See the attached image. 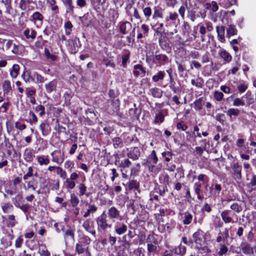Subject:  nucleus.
<instances>
[{"label": "nucleus", "mask_w": 256, "mask_h": 256, "mask_svg": "<svg viewBox=\"0 0 256 256\" xmlns=\"http://www.w3.org/2000/svg\"><path fill=\"white\" fill-rule=\"evenodd\" d=\"M26 183L28 189L31 188L34 190H36V183L35 179L32 178L30 180L27 182Z\"/></svg>", "instance_id": "4d7b16f0"}, {"label": "nucleus", "mask_w": 256, "mask_h": 256, "mask_svg": "<svg viewBox=\"0 0 256 256\" xmlns=\"http://www.w3.org/2000/svg\"><path fill=\"white\" fill-rule=\"evenodd\" d=\"M172 154L170 152H164L162 153V156L165 158V160L166 162H170L172 158Z\"/></svg>", "instance_id": "338daca9"}, {"label": "nucleus", "mask_w": 256, "mask_h": 256, "mask_svg": "<svg viewBox=\"0 0 256 256\" xmlns=\"http://www.w3.org/2000/svg\"><path fill=\"white\" fill-rule=\"evenodd\" d=\"M165 75L166 73L164 71H158L157 74L152 76V80L155 82L162 81L164 80Z\"/></svg>", "instance_id": "a211bd4d"}, {"label": "nucleus", "mask_w": 256, "mask_h": 256, "mask_svg": "<svg viewBox=\"0 0 256 256\" xmlns=\"http://www.w3.org/2000/svg\"><path fill=\"white\" fill-rule=\"evenodd\" d=\"M228 230L226 228L222 233H219L218 236L216 238V242H220L222 241L224 242L225 240L228 238Z\"/></svg>", "instance_id": "aec40b11"}, {"label": "nucleus", "mask_w": 256, "mask_h": 256, "mask_svg": "<svg viewBox=\"0 0 256 256\" xmlns=\"http://www.w3.org/2000/svg\"><path fill=\"white\" fill-rule=\"evenodd\" d=\"M40 128L42 135L44 136L48 135L50 130L49 124L46 122H44L40 125Z\"/></svg>", "instance_id": "4be33fe9"}, {"label": "nucleus", "mask_w": 256, "mask_h": 256, "mask_svg": "<svg viewBox=\"0 0 256 256\" xmlns=\"http://www.w3.org/2000/svg\"><path fill=\"white\" fill-rule=\"evenodd\" d=\"M142 12L144 16L147 20H148L152 14V8L149 6H146L143 8Z\"/></svg>", "instance_id": "8fccbe9b"}, {"label": "nucleus", "mask_w": 256, "mask_h": 256, "mask_svg": "<svg viewBox=\"0 0 256 256\" xmlns=\"http://www.w3.org/2000/svg\"><path fill=\"white\" fill-rule=\"evenodd\" d=\"M240 110L237 108H230L226 112L230 118L232 116H237L239 114Z\"/></svg>", "instance_id": "5fc2aeb1"}, {"label": "nucleus", "mask_w": 256, "mask_h": 256, "mask_svg": "<svg viewBox=\"0 0 256 256\" xmlns=\"http://www.w3.org/2000/svg\"><path fill=\"white\" fill-rule=\"evenodd\" d=\"M24 34L26 38L34 40L36 36V32L34 30L26 29L24 32Z\"/></svg>", "instance_id": "6ab92c4d"}, {"label": "nucleus", "mask_w": 256, "mask_h": 256, "mask_svg": "<svg viewBox=\"0 0 256 256\" xmlns=\"http://www.w3.org/2000/svg\"><path fill=\"white\" fill-rule=\"evenodd\" d=\"M22 76L26 82H29L31 80L32 81L33 74L31 76L30 72L28 70H24L23 72Z\"/></svg>", "instance_id": "58836bf2"}, {"label": "nucleus", "mask_w": 256, "mask_h": 256, "mask_svg": "<svg viewBox=\"0 0 256 256\" xmlns=\"http://www.w3.org/2000/svg\"><path fill=\"white\" fill-rule=\"evenodd\" d=\"M151 26H152V28H154V26H158L154 30H156V32L158 34L161 32V31L164 28V24L163 23H159L158 22L155 23L154 22L151 24Z\"/></svg>", "instance_id": "603ef678"}, {"label": "nucleus", "mask_w": 256, "mask_h": 256, "mask_svg": "<svg viewBox=\"0 0 256 256\" xmlns=\"http://www.w3.org/2000/svg\"><path fill=\"white\" fill-rule=\"evenodd\" d=\"M52 160L58 164H60L64 160V154L60 151H54L51 153Z\"/></svg>", "instance_id": "423d86ee"}, {"label": "nucleus", "mask_w": 256, "mask_h": 256, "mask_svg": "<svg viewBox=\"0 0 256 256\" xmlns=\"http://www.w3.org/2000/svg\"><path fill=\"white\" fill-rule=\"evenodd\" d=\"M32 0H20V8L22 10H26L28 4H30Z\"/></svg>", "instance_id": "6e6d98bb"}, {"label": "nucleus", "mask_w": 256, "mask_h": 256, "mask_svg": "<svg viewBox=\"0 0 256 256\" xmlns=\"http://www.w3.org/2000/svg\"><path fill=\"white\" fill-rule=\"evenodd\" d=\"M210 196L214 198L219 196L220 193L222 190V186L220 184H216L210 187Z\"/></svg>", "instance_id": "1a4fd4ad"}, {"label": "nucleus", "mask_w": 256, "mask_h": 256, "mask_svg": "<svg viewBox=\"0 0 256 256\" xmlns=\"http://www.w3.org/2000/svg\"><path fill=\"white\" fill-rule=\"evenodd\" d=\"M154 58L160 64H164V63L168 60V56L164 54H156Z\"/></svg>", "instance_id": "a878e982"}, {"label": "nucleus", "mask_w": 256, "mask_h": 256, "mask_svg": "<svg viewBox=\"0 0 256 256\" xmlns=\"http://www.w3.org/2000/svg\"><path fill=\"white\" fill-rule=\"evenodd\" d=\"M202 188V184L200 183L196 182L194 184V188L196 194L198 196V200H202L203 199L204 197L200 194V192Z\"/></svg>", "instance_id": "4c0bfd02"}, {"label": "nucleus", "mask_w": 256, "mask_h": 256, "mask_svg": "<svg viewBox=\"0 0 256 256\" xmlns=\"http://www.w3.org/2000/svg\"><path fill=\"white\" fill-rule=\"evenodd\" d=\"M252 96L250 92H247L240 98H236L233 100V105L236 106H244L245 105V100H246V104L250 105L252 103Z\"/></svg>", "instance_id": "7ed1b4c3"}, {"label": "nucleus", "mask_w": 256, "mask_h": 256, "mask_svg": "<svg viewBox=\"0 0 256 256\" xmlns=\"http://www.w3.org/2000/svg\"><path fill=\"white\" fill-rule=\"evenodd\" d=\"M44 54L48 59H50L52 61H54L56 59V55L50 54L48 48H44Z\"/></svg>", "instance_id": "3c124183"}, {"label": "nucleus", "mask_w": 256, "mask_h": 256, "mask_svg": "<svg viewBox=\"0 0 256 256\" xmlns=\"http://www.w3.org/2000/svg\"><path fill=\"white\" fill-rule=\"evenodd\" d=\"M2 208L4 213H8L12 210L14 207L10 203H4L2 205Z\"/></svg>", "instance_id": "de8ad7c7"}, {"label": "nucleus", "mask_w": 256, "mask_h": 256, "mask_svg": "<svg viewBox=\"0 0 256 256\" xmlns=\"http://www.w3.org/2000/svg\"><path fill=\"white\" fill-rule=\"evenodd\" d=\"M243 253L245 254H254L253 247L251 246L250 244H246L242 248Z\"/></svg>", "instance_id": "c756f323"}, {"label": "nucleus", "mask_w": 256, "mask_h": 256, "mask_svg": "<svg viewBox=\"0 0 256 256\" xmlns=\"http://www.w3.org/2000/svg\"><path fill=\"white\" fill-rule=\"evenodd\" d=\"M222 220L226 223L234 222L233 220L230 216V210H224L220 214Z\"/></svg>", "instance_id": "f8f14e48"}, {"label": "nucleus", "mask_w": 256, "mask_h": 256, "mask_svg": "<svg viewBox=\"0 0 256 256\" xmlns=\"http://www.w3.org/2000/svg\"><path fill=\"white\" fill-rule=\"evenodd\" d=\"M57 174L60 175V177L62 179H66L67 178V174L65 170L62 168L58 166L56 168Z\"/></svg>", "instance_id": "bf43d9fd"}, {"label": "nucleus", "mask_w": 256, "mask_h": 256, "mask_svg": "<svg viewBox=\"0 0 256 256\" xmlns=\"http://www.w3.org/2000/svg\"><path fill=\"white\" fill-rule=\"evenodd\" d=\"M115 232L118 235H122L124 234L128 229L127 226L124 223L120 222H116L114 226Z\"/></svg>", "instance_id": "0eeeda50"}, {"label": "nucleus", "mask_w": 256, "mask_h": 256, "mask_svg": "<svg viewBox=\"0 0 256 256\" xmlns=\"http://www.w3.org/2000/svg\"><path fill=\"white\" fill-rule=\"evenodd\" d=\"M152 94L154 97L160 98L162 96V92L158 88H153L152 90Z\"/></svg>", "instance_id": "680f3d73"}, {"label": "nucleus", "mask_w": 256, "mask_h": 256, "mask_svg": "<svg viewBox=\"0 0 256 256\" xmlns=\"http://www.w3.org/2000/svg\"><path fill=\"white\" fill-rule=\"evenodd\" d=\"M184 216L182 222L185 225H188L192 222V215L188 212H186L184 214Z\"/></svg>", "instance_id": "2f4dec72"}, {"label": "nucleus", "mask_w": 256, "mask_h": 256, "mask_svg": "<svg viewBox=\"0 0 256 256\" xmlns=\"http://www.w3.org/2000/svg\"><path fill=\"white\" fill-rule=\"evenodd\" d=\"M163 18V10L159 6H155L154 8V13L152 16V18L156 21L158 18Z\"/></svg>", "instance_id": "9b49d317"}, {"label": "nucleus", "mask_w": 256, "mask_h": 256, "mask_svg": "<svg viewBox=\"0 0 256 256\" xmlns=\"http://www.w3.org/2000/svg\"><path fill=\"white\" fill-rule=\"evenodd\" d=\"M132 28V24L127 21L120 23V32L123 34H126L128 32L131 30Z\"/></svg>", "instance_id": "9d476101"}, {"label": "nucleus", "mask_w": 256, "mask_h": 256, "mask_svg": "<svg viewBox=\"0 0 256 256\" xmlns=\"http://www.w3.org/2000/svg\"><path fill=\"white\" fill-rule=\"evenodd\" d=\"M78 188L80 190L79 195L80 196H83L86 194V186L84 185V184L81 183L78 186Z\"/></svg>", "instance_id": "052dcab7"}, {"label": "nucleus", "mask_w": 256, "mask_h": 256, "mask_svg": "<svg viewBox=\"0 0 256 256\" xmlns=\"http://www.w3.org/2000/svg\"><path fill=\"white\" fill-rule=\"evenodd\" d=\"M88 208L86 211L84 212L83 215L84 218H86L90 216L91 214H94L96 212L98 208L94 204H88Z\"/></svg>", "instance_id": "f3484780"}, {"label": "nucleus", "mask_w": 256, "mask_h": 256, "mask_svg": "<svg viewBox=\"0 0 256 256\" xmlns=\"http://www.w3.org/2000/svg\"><path fill=\"white\" fill-rule=\"evenodd\" d=\"M140 149L136 147L131 148L128 152L127 156L134 160H136L140 156Z\"/></svg>", "instance_id": "6e6552de"}, {"label": "nucleus", "mask_w": 256, "mask_h": 256, "mask_svg": "<svg viewBox=\"0 0 256 256\" xmlns=\"http://www.w3.org/2000/svg\"><path fill=\"white\" fill-rule=\"evenodd\" d=\"M230 208L238 213H240L242 210V206L236 202L232 204Z\"/></svg>", "instance_id": "e2e57ef3"}, {"label": "nucleus", "mask_w": 256, "mask_h": 256, "mask_svg": "<svg viewBox=\"0 0 256 256\" xmlns=\"http://www.w3.org/2000/svg\"><path fill=\"white\" fill-rule=\"evenodd\" d=\"M86 250V248H83L82 246L79 244H76V251L78 254L84 253Z\"/></svg>", "instance_id": "69168bd1"}, {"label": "nucleus", "mask_w": 256, "mask_h": 256, "mask_svg": "<svg viewBox=\"0 0 256 256\" xmlns=\"http://www.w3.org/2000/svg\"><path fill=\"white\" fill-rule=\"evenodd\" d=\"M219 56H220L223 59V60L226 62L228 63L230 62L232 59V57L230 54L227 51H226L225 50H222L219 52Z\"/></svg>", "instance_id": "2eb2a0df"}, {"label": "nucleus", "mask_w": 256, "mask_h": 256, "mask_svg": "<svg viewBox=\"0 0 256 256\" xmlns=\"http://www.w3.org/2000/svg\"><path fill=\"white\" fill-rule=\"evenodd\" d=\"M188 16L192 22H194L199 16L196 14V12L194 10H190L188 12Z\"/></svg>", "instance_id": "13d9d810"}, {"label": "nucleus", "mask_w": 256, "mask_h": 256, "mask_svg": "<svg viewBox=\"0 0 256 256\" xmlns=\"http://www.w3.org/2000/svg\"><path fill=\"white\" fill-rule=\"evenodd\" d=\"M80 202V200L78 196L74 194H70V202L73 207H76Z\"/></svg>", "instance_id": "ea45409f"}, {"label": "nucleus", "mask_w": 256, "mask_h": 256, "mask_svg": "<svg viewBox=\"0 0 256 256\" xmlns=\"http://www.w3.org/2000/svg\"><path fill=\"white\" fill-rule=\"evenodd\" d=\"M150 162L153 164H156L158 161V157L154 150H153L148 158Z\"/></svg>", "instance_id": "49530a36"}, {"label": "nucleus", "mask_w": 256, "mask_h": 256, "mask_svg": "<svg viewBox=\"0 0 256 256\" xmlns=\"http://www.w3.org/2000/svg\"><path fill=\"white\" fill-rule=\"evenodd\" d=\"M29 119L28 122L30 124H36L38 122V118L36 115L32 111L29 112Z\"/></svg>", "instance_id": "c03bdc74"}, {"label": "nucleus", "mask_w": 256, "mask_h": 256, "mask_svg": "<svg viewBox=\"0 0 256 256\" xmlns=\"http://www.w3.org/2000/svg\"><path fill=\"white\" fill-rule=\"evenodd\" d=\"M193 241L195 242L196 248L199 250L200 252H208L210 250L204 246L206 238L204 232L198 229L192 235Z\"/></svg>", "instance_id": "f257e3e1"}, {"label": "nucleus", "mask_w": 256, "mask_h": 256, "mask_svg": "<svg viewBox=\"0 0 256 256\" xmlns=\"http://www.w3.org/2000/svg\"><path fill=\"white\" fill-rule=\"evenodd\" d=\"M32 21L35 23L38 22L40 24H42V22L44 18L43 16L38 12H34L32 16Z\"/></svg>", "instance_id": "bb28decb"}, {"label": "nucleus", "mask_w": 256, "mask_h": 256, "mask_svg": "<svg viewBox=\"0 0 256 256\" xmlns=\"http://www.w3.org/2000/svg\"><path fill=\"white\" fill-rule=\"evenodd\" d=\"M23 196L22 192H19L15 197L12 198V201L16 207L20 206V202L22 200Z\"/></svg>", "instance_id": "72a5a7b5"}, {"label": "nucleus", "mask_w": 256, "mask_h": 256, "mask_svg": "<svg viewBox=\"0 0 256 256\" xmlns=\"http://www.w3.org/2000/svg\"><path fill=\"white\" fill-rule=\"evenodd\" d=\"M164 120V115L162 112H160L156 114L155 118L154 120V124H160Z\"/></svg>", "instance_id": "37998d69"}, {"label": "nucleus", "mask_w": 256, "mask_h": 256, "mask_svg": "<svg viewBox=\"0 0 256 256\" xmlns=\"http://www.w3.org/2000/svg\"><path fill=\"white\" fill-rule=\"evenodd\" d=\"M36 158L39 164L41 166L47 165L50 162V160L48 158H44V156H36Z\"/></svg>", "instance_id": "09e8293b"}, {"label": "nucleus", "mask_w": 256, "mask_h": 256, "mask_svg": "<svg viewBox=\"0 0 256 256\" xmlns=\"http://www.w3.org/2000/svg\"><path fill=\"white\" fill-rule=\"evenodd\" d=\"M65 186L66 189L72 190L76 186V183L74 180L66 178Z\"/></svg>", "instance_id": "a18cd8bd"}, {"label": "nucleus", "mask_w": 256, "mask_h": 256, "mask_svg": "<svg viewBox=\"0 0 256 256\" xmlns=\"http://www.w3.org/2000/svg\"><path fill=\"white\" fill-rule=\"evenodd\" d=\"M204 102L202 98H200L196 100L193 104L194 109L196 110H200L202 109Z\"/></svg>", "instance_id": "f704fd0d"}, {"label": "nucleus", "mask_w": 256, "mask_h": 256, "mask_svg": "<svg viewBox=\"0 0 256 256\" xmlns=\"http://www.w3.org/2000/svg\"><path fill=\"white\" fill-rule=\"evenodd\" d=\"M237 34V30L234 24H228L226 28V36L228 37L236 35Z\"/></svg>", "instance_id": "5701e85b"}, {"label": "nucleus", "mask_w": 256, "mask_h": 256, "mask_svg": "<svg viewBox=\"0 0 256 256\" xmlns=\"http://www.w3.org/2000/svg\"><path fill=\"white\" fill-rule=\"evenodd\" d=\"M20 70V66L17 64H14L10 69V75L12 78H16L18 76Z\"/></svg>", "instance_id": "cd10ccee"}, {"label": "nucleus", "mask_w": 256, "mask_h": 256, "mask_svg": "<svg viewBox=\"0 0 256 256\" xmlns=\"http://www.w3.org/2000/svg\"><path fill=\"white\" fill-rule=\"evenodd\" d=\"M207 8L212 7V10L213 12H216L218 9V6L215 1L212 2L211 4H206Z\"/></svg>", "instance_id": "0e129e2a"}, {"label": "nucleus", "mask_w": 256, "mask_h": 256, "mask_svg": "<svg viewBox=\"0 0 256 256\" xmlns=\"http://www.w3.org/2000/svg\"><path fill=\"white\" fill-rule=\"evenodd\" d=\"M7 226L8 227L12 228L16 224V221L15 218V216L14 214H9L6 219Z\"/></svg>", "instance_id": "393cba45"}, {"label": "nucleus", "mask_w": 256, "mask_h": 256, "mask_svg": "<svg viewBox=\"0 0 256 256\" xmlns=\"http://www.w3.org/2000/svg\"><path fill=\"white\" fill-rule=\"evenodd\" d=\"M64 239L66 243V244L68 241H74V230L69 228L64 232Z\"/></svg>", "instance_id": "ddd939ff"}, {"label": "nucleus", "mask_w": 256, "mask_h": 256, "mask_svg": "<svg viewBox=\"0 0 256 256\" xmlns=\"http://www.w3.org/2000/svg\"><path fill=\"white\" fill-rule=\"evenodd\" d=\"M108 214L110 218L113 220V221H114L115 220H122L120 212L115 206L110 207L108 210Z\"/></svg>", "instance_id": "39448f33"}, {"label": "nucleus", "mask_w": 256, "mask_h": 256, "mask_svg": "<svg viewBox=\"0 0 256 256\" xmlns=\"http://www.w3.org/2000/svg\"><path fill=\"white\" fill-rule=\"evenodd\" d=\"M236 0H222L220 2L221 6L227 8L236 4Z\"/></svg>", "instance_id": "e433bc0d"}, {"label": "nucleus", "mask_w": 256, "mask_h": 256, "mask_svg": "<svg viewBox=\"0 0 256 256\" xmlns=\"http://www.w3.org/2000/svg\"><path fill=\"white\" fill-rule=\"evenodd\" d=\"M34 156V150L32 149L26 148L24 154V160L27 162H31Z\"/></svg>", "instance_id": "4468645a"}, {"label": "nucleus", "mask_w": 256, "mask_h": 256, "mask_svg": "<svg viewBox=\"0 0 256 256\" xmlns=\"http://www.w3.org/2000/svg\"><path fill=\"white\" fill-rule=\"evenodd\" d=\"M172 252L176 254L184 256L186 252V248L185 246L180 244L178 247L174 248Z\"/></svg>", "instance_id": "412c9836"}, {"label": "nucleus", "mask_w": 256, "mask_h": 256, "mask_svg": "<svg viewBox=\"0 0 256 256\" xmlns=\"http://www.w3.org/2000/svg\"><path fill=\"white\" fill-rule=\"evenodd\" d=\"M3 91L4 94H8L12 90L10 82L8 80H4L3 84Z\"/></svg>", "instance_id": "a19ab883"}, {"label": "nucleus", "mask_w": 256, "mask_h": 256, "mask_svg": "<svg viewBox=\"0 0 256 256\" xmlns=\"http://www.w3.org/2000/svg\"><path fill=\"white\" fill-rule=\"evenodd\" d=\"M113 145L115 148H120L122 146V142L119 137H116L113 138Z\"/></svg>", "instance_id": "864d4df0"}, {"label": "nucleus", "mask_w": 256, "mask_h": 256, "mask_svg": "<svg viewBox=\"0 0 256 256\" xmlns=\"http://www.w3.org/2000/svg\"><path fill=\"white\" fill-rule=\"evenodd\" d=\"M232 177L236 181H240L242 178V167L238 162L234 163L232 166Z\"/></svg>", "instance_id": "20e7f679"}, {"label": "nucleus", "mask_w": 256, "mask_h": 256, "mask_svg": "<svg viewBox=\"0 0 256 256\" xmlns=\"http://www.w3.org/2000/svg\"><path fill=\"white\" fill-rule=\"evenodd\" d=\"M82 226L86 231L90 233L94 236H96V231L94 228L90 225V222L88 220H86L83 222Z\"/></svg>", "instance_id": "dca6fc26"}, {"label": "nucleus", "mask_w": 256, "mask_h": 256, "mask_svg": "<svg viewBox=\"0 0 256 256\" xmlns=\"http://www.w3.org/2000/svg\"><path fill=\"white\" fill-rule=\"evenodd\" d=\"M56 86V82L55 80L50 82L49 83L45 85V88L48 93H51L54 90Z\"/></svg>", "instance_id": "c85d7f7f"}, {"label": "nucleus", "mask_w": 256, "mask_h": 256, "mask_svg": "<svg viewBox=\"0 0 256 256\" xmlns=\"http://www.w3.org/2000/svg\"><path fill=\"white\" fill-rule=\"evenodd\" d=\"M248 88V84L244 83H240L238 86V90L240 93L244 92Z\"/></svg>", "instance_id": "774afa93"}, {"label": "nucleus", "mask_w": 256, "mask_h": 256, "mask_svg": "<svg viewBox=\"0 0 256 256\" xmlns=\"http://www.w3.org/2000/svg\"><path fill=\"white\" fill-rule=\"evenodd\" d=\"M148 255H154V253L157 250V246L152 244H148Z\"/></svg>", "instance_id": "79ce46f5"}, {"label": "nucleus", "mask_w": 256, "mask_h": 256, "mask_svg": "<svg viewBox=\"0 0 256 256\" xmlns=\"http://www.w3.org/2000/svg\"><path fill=\"white\" fill-rule=\"evenodd\" d=\"M120 100L118 98L112 99L111 100V105L112 107V113L117 112L119 110Z\"/></svg>", "instance_id": "c9c22d12"}, {"label": "nucleus", "mask_w": 256, "mask_h": 256, "mask_svg": "<svg viewBox=\"0 0 256 256\" xmlns=\"http://www.w3.org/2000/svg\"><path fill=\"white\" fill-rule=\"evenodd\" d=\"M96 222L99 230H105L112 226V224L108 222L107 216L104 212L97 218Z\"/></svg>", "instance_id": "f03ea898"}, {"label": "nucleus", "mask_w": 256, "mask_h": 256, "mask_svg": "<svg viewBox=\"0 0 256 256\" xmlns=\"http://www.w3.org/2000/svg\"><path fill=\"white\" fill-rule=\"evenodd\" d=\"M140 72L143 74H145L146 72V71L144 70L140 64H138L134 66L133 74L134 76L136 78L138 77L140 74Z\"/></svg>", "instance_id": "b1692460"}, {"label": "nucleus", "mask_w": 256, "mask_h": 256, "mask_svg": "<svg viewBox=\"0 0 256 256\" xmlns=\"http://www.w3.org/2000/svg\"><path fill=\"white\" fill-rule=\"evenodd\" d=\"M44 78L40 74L36 72L33 73L32 81L38 84H42L44 82Z\"/></svg>", "instance_id": "7c9ffc66"}, {"label": "nucleus", "mask_w": 256, "mask_h": 256, "mask_svg": "<svg viewBox=\"0 0 256 256\" xmlns=\"http://www.w3.org/2000/svg\"><path fill=\"white\" fill-rule=\"evenodd\" d=\"M140 185L138 182L135 180H132L129 182L128 188L130 190H136L138 193H140V190L139 189Z\"/></svg>", "instance_id": "473e14b6"}]
</instances>
